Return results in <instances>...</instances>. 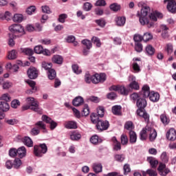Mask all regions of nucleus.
Masks as SVG:
<instances>
[{
	"label": "nucleus",
	"instance_id": "f257e3e1",
	"mask_svg": "<svg viewBox=\"0 0 176 176\" xmlns=\"http://www.w3.org/2000/svg\"><path fill=\"white\" fill-rule=\"evenodd\" d=\"M26 102L28 104L23 107V111H27V109H31L34 112H36V113L42 115V109L39 107V102L35 100V98L32 97H28L26 98Z\"/></svg>",
	"mask_w": 176,
	"mask_h": 176
},
{
	"label": "nucleus",
	"instance_id": "f03ea898",
	"mask_svg": "<svg viewBox=\"0 0 176 176\" xmlns=\"http://www.w3.org/2000/svg\"><path fill=\"white\" fill-rule=\"evenodd\" d=\"M151 12V8L148 6L142 7L140 16V23L142 25H147L148 28H151L155 25L153 21H151L148 18V13Z\"/></svg>",
	"mask_w": 176,
	"mask_h": 176
},
{
	"label": "nucleus",
	"instance_id": "7ed1b4c3",
	"mask_svg": "<svg viewBox=\"0 0 176 176\" xmlns=\"http://www.w3.org/2000/svg\"><path fill=\"white\" fill-rule=\"evenodd\" d=\"M143 90H144V94L146 93L148 95L144 96V98H146L147 97L149 98V100L152 101L153 102H157L159 100H160V94L157 92H155V91H150V88L149 86L148 85H144L143 86Z\"/></svg>",
	"mask_w": 176,
	"mask_h": 176
},
{
	"label": "nucleus",
	"instance_id": "20e7f679",
	"mask_svg": "<svg viewBox=\"0 0 176 176\" xmlns=\"http://www.w3.org/2000/svg\"><path fill=\"white\" fill-rule=\"evenodd\" d=\"M46 152H47V146L45 143L34 146V154L36 157H42Z\"/></svg>",
	"mask_w": 176,
	"mask_h": 176
},
{
	"label": "nucleus",
	"instance_id": "39448f33",
	"mask_svg": "<svg viewBox=\"0 0 176 176\" xmlns=\"http://www.w3.org/2000/svg\"><path fill=\"white\" fill-rule=\"evenodd\" d=\"M9 30L12 34H21V35L25 34L24 28L20 24H14L9 27Z\"/></svg>",
	"mask_w": 176,
	"mask_h": 176
},
{
	"label": "nucleus",
	"instance_id": "423d86ee",
	"mask_svg": "<svg viewBox=\"0 0 176 176\" xmlns=\"http://www.w3.org/2000/svg\"><path fill=\"white\" fill-rule=\"evenodd\" d=\"M93 83L97 85L98 83H104L107 80V74L105 73L96 74L93 75Z\"/></svg>",
	"mask_w": 176,
	"mask_h": 176
},
{
	"label": "nucleus",
	"instance_id": "0eeeda50",
	"mask_svg": "<svg viewBox=\"0 0 176 176\" xmlns=\"http://www.w3.org/2000/svg\"><path fill=\"white\" fill-rule=\"evenodd\" d=\"M148 95V91L145 93V89H144V87L142 88V91L138 93H133L130 96L131 100L133 101H138L140 98H145L146 96Z\"/></svg>",
	"mask_w": 176,
	"mask_h": 176
},
{
	"label": "nucleus",
	"instance_id": "6e6552de",
	"mask_svg": "<svg viewBox=\"0 0 176 176\" xmlns=\"http://www.w3.org/2000/svg\"><path fill=\"white\" fill-rule=\"evenodd\" d=\"M96 129L98 131H104L109 129V122L100 120L96 124Z\"/></svg>",
	"mask_w": 176,
	"mask_h": 176
},
{
	"label": "nucleus",
	"instance_id": "1a4fd4ad",
	"mask_svg": "<svg viewBox=\"0 0 176 176\" xmlns=\"http://www.w3.org/2000/svg\"><path fill=\"white\" fill-rule=\"evenodd\" d=\"M146 130H147L148 134H149L148 135L149 141H151V142H153V141L156 140V137H157V132L156 131V129L151 126H146Z\"/></svg>",
	"mask_w": 176,
	"mask_h": 176
},
{
	"label": "nucleus",
	"instance_id": "9d476101",
	"mask_svg": "<svg viewBox=\"0 0 176 176\" xmlns=\"http://www.w3.org/2000/svg\"><path fill=\"white\" fill-rule=\"evenodd\" d=\"M41 119L43 122H45V123L50 124L51 130H54L57 127V122L52 120L49 116L43 115L42 116Z\"/></svg>",
	"mask_w": 176,
	"mask_h": 176
},
{
	"label": "nucleus",
	"instance_id": "9b49d317",
	"mask_svg": "<svg viewBox=\"0 0 176 176\" xmlns=\"http://www.w3.org/2000/svg\"><path fill=\"white\" fill-rule=\"evenodd\" d=\"M81 43L82 45H84V46L86 47L83 48L82 54L84 56H87V54L90 53L89 49H91L92 47L91 41L87 39H84L81 41Z\"/></svg>",
	"mask_w": 176,
	"mask_h": 176
},
{
	"label": "nucleus",
	"instance_id": "f8f14e48",
	"mask_svg": "<svg viewBox=\"0 0 176 176\" xmlns=\"http://www.w3.org/2000/svg\"><path fill=\"white\" fill-rule=\"evenodd\" d=\"M164 3L168 2L166 8L170 13H176V2L175 0H164Z\"/></svg>",
	"mask_w": 176,
	"mask_h": 176
},
{
	"label": "nucleus",
	"instance_id": "ddd939ff",
	"mask_svg": "<svg viewBox=\"0 0 176 176\" xmlns=\"http://www.w3.org/2000/svg\"><path fill=\"white\" fill-rule=\"evenodd\" d=\"M137 115L143 118L146 123H149V114L145 111L144 109H138L137 110Z\"/></svg>",
	"mask_w": 176,
	"mask_h": 176
},
{
	"label": "nucleus",
	"instance_id": "4468645a",
	"mask_svg": "<svg viewBox=\"0 0 176 176\" xmlns=\"http://www.w3.org/2000/svg\"><path fill=\"white\" fill-rule=\"evenodd\" d=\"M157 170L160 175L161 176H166L168 173H170V169L166 168V164L163 163L160 164Z\"/></svg>",
	"mask_w": 176,
	"mask_h": 176
},
{
	"label": "nucleus",
	"instance_id": "2eb2a0df",
	"mask_svg": "<svg viewBox=\"0 0 176 176\" xmlns=\"http://www.w3.org/2000/svg\"><path fill=\"white\" fill-rule=\"evenodd\" d=\"M28 76L30 79H36L38 78V70L35 67H30L28 70Z\"/></svg>",
	"mask_w": 176,
	"mask_h": 176
},
{
	"label": "nucleus",
	"instance_id": "dca6fc26",
	"mask_svg": "<svg viewBox=\"0 0 176 176\" xmlns=\"http://www.w3.org/2000/svg\"><path fill=\"white\" fill-rule=\"evenodd\" d=\"M166 138L169 141H175L176 140V131L175 129L171 128L166 133Z\"/></svg>",
	"mask_w": 176,
	"mask_h": 176
},
{
	"label": "nucleus",
	"instance_id": "f3484780",
	"mask_svg": "<svg viewBox=\"0 0 176 176\" xmlns=\"http://www.w3.org/2000/svg\"><path fill=\"white\" fill-rule=\"evenodd\" d=\"M146 98H140L138 100L136 105L139 109H145L146 107L147 103Z\"/></svg>",
	"mask_w": 176,
	"mask_h": 176
},
{
	"label": "nucleus",
	"instance_id": "a211bd4d",
	"mask_svg": "<svg viewBox=\"0 0 176 176\" xmlns=\"http://www.w3.org/2000/svg\"><path fill=\"white\" fill-rule=\"evenodd\" d=\"M34 127H36L37 130H39V131H41V130H43V133H47V130L46 129V124H45L43 121L37 122L34 124Z\"/></svg>",
	"mask_w": 176,
	"mask_h": 176
},
{
	"label": "nucleus",
	"instance_id": "6ab92c4d",
	"mask_svg": "<svg viewBox=\"0 0 176 176\" xmlns=\"http://www.w3.org/2000/svg\"><path fill=\"white\" fill-rule=\"evenodd\" d=\"M111 141L113 142V146L114 151H120L122 149V143L116 139V137H113L111 138Z\"/></svg>",
	"mask_w": 176,
	"mask_h": 176
},
{
	"label": "nucleus",
	"instance_id": "aec40b11",
	"mask_svg": "<svg viewBox=\"0 0 176 176\" xmlns=\"http://www.w3.org/2000/svg\"><path fill=\"white\" fill-rule=\"evenodd\" d=\"M111 112L116 116H122V106L120 105H115L111 108Z\"/></svg>",
	"mask_w": 176,
	"mask_h": 176
},
{
	"label": "nucleus",
	"instance_id": "412c9836",
	"mask_svg": "<svg viewBox=\"0 0 176 176\" xmlns=\"http://www.w3.org/2000/svg\"><path fill=\"white\" fill-rule=\"evenodd\" d=\"M21 141L24 145H26V146H28L29 148L34 146V142H32V140L28 136L23 137L21 139Z\"/></svg>",
	"mask_w": 176,
	"mask_h": 176
},
{
	"label": "nucleus",
	"instance_id": "4be33fe9",
	"mask_svg": "<svg viewBox=\"0 0 176 176\" xmlns=\"http://www.w3.org/2000/svg\"><path fill=\"white\" fill-rule=\"evenodd\" d=\"M157 17L160 18V19H162V17H163V14L162 13H160L158 12H155L154 13H151L150 15H149V19L148 20L150 21H157ZM152 20V21H151Z\"/></svg>",
	"mask_w": 176,
	"mask_h": 176
},
{
	"label": "nucleus",
	"instance_id": "5701e85b",
	"mask_svg": "<svg viewBox=\"0 0 176 176\" xmlns=\"http://www.w3.org/2000/svg\"><path fill=\"white\" fill-rule=\"evenodd\" d=\"M10 109V105H9V102L6 101H1L0 102V110L2 112H8Z\"/></svg>",
	"mask_w": 176,
	"mask_h": 176
},
{
	"label": "nucleus",
	"instance_id": "b1692460",
	"mask_svg": "<svg viewBox=\"0 0 176 176\" xmlns=\"http://www.w3.org/2000/svg\"><path fill=\"white\" fill-rule=\"evenodd\" d=\"M147 162L151 164L152 168H156L157 164H159V161L153 157H148L147 158Z\"/></svg>",
	"mask_w": 176,
	"mask_h": 176
},
{
	"label": "nucleus",
	"instance_id": "393cba45",
	"mask_svg": "<svg viewBox=\"0 0 176 176\" xmlns=\"http://www.w3.org/2000/svg\"><path fill=\"white\" fill-rule=\"evenodd\" d=\"M129 142L131 144H135L137 142V133L134 131H130L129 133Z\"/></svg>",
	"mask_w": 176,
	"mask_h": 176
},
{
	"label": "nucleus",
	"instance_id": "a878e982",
	"mask_svg": "<svg viewBox=\"0 0 176 176\" xmlns=\"http://www.w3.org/2000/svg\"><path fill=\"white\" fill-rule=\"evenodd\" d=\"M84 101L85 100L82 96H77L73 100L72 104L74 107H79L83 104Z\"/></svg>",
	"mask_w": 176,
	"mask_h": 176
},
{
	"label": "nucleus",
	"instance_id": "bb28decb",
	"mask_svg": "<svg viewBox=\"0 0 176 176\" xmlns=\"http://www.w3.org/2000/svg\"><path fill=\"white\" fill-rule=\"evenodd\" d=\"M17 153L19 157L23 159V157H25L27 155V150L25 149V146H21L17 149Z\"/></svg>",
	"mask_w": 176,
	"mask_h": 176
},
{
	"label": "nucleus",
	"instance_id": "cd10ccee",
	"mask_svg": "<svg viewBox=\"0 0 176 176\" xmlns=\"http://www.w3.org/2000/svg\"><path fill=\"white\" fill-rule=\"evenodd\" d=\"M116 22L118 27H123L126 24V17L124 16H118L116 19Z\"/></svg>",
	"mask_w": 176,
	"mask_h": 176
},
{
	"label": "nucleus",
	"instance_id": "c85d7f7f",
	"mask_svg": "<svg viewBox=\"0 0 176 176\" xmlns=\"http://www.w3.org/2000/svg\"><path fill=\"white\" fill-rule=\"evenodd\" d=\"M63 58L60 55H54L52 57V63L54 64H58L59 65H61L63 64Z\"/></svg>",
	"mask_w": 176,
	"mask_h": 176
},
{
	"label": "nucleus",
	"instance_id": "c756f323",
	"mask_svg": "<svg viewBox=\"0 0 176 176\" xmlns=\"http://www.w3.org/2000/svg\"><path fill=\"white\" fill-rule=\"evenodd\" d=\"M129 89L125 88L123 85H119L118 93L121 94L122 96H129Z\"/></svg>",
	"mask_w": 176,
	"mask_h": 176
},
{
	"label": "nucleus",
	"instance_id": "7c9ffc66",
	"mask_svg": "<svg viewBox=\"0 0 176 176\" xmlns=\"http://www.w3.org/2000/svg\"><path fill=\"white\" fill-rule=\"evenodd\" d=\"M92 168L96 174L98 173H101L102 171V165L100 163L94 164L92 166Z\"/></svg>",
	"mask_w": 176,
	"mask_h": 176
},
{
	"label": "nucleus",
	"instance_id": "2f4dec72",
	"mask_svg": "<svg viewBox=\"0 0 176 176\" xmlns=\"http://www.w3.org/2000/svg\"><path fill=\"white\" fill-rule=\"evenodd\" d=\"M146 134H148V130H146V126L140 133V139L141 140V141H145L146 138H148V135Z\"/></svg>",
	"mask_w": 176,
	"mask_h": 176
},
{
	"label": "nucleus",
	"instance_id": "473e14b6",
	"mask_svg": "<svg viewBox=\"0 0 176 176\" xmlns=\"http://www.w3.org/2000/svg\"><path fill=\"white\" fill-rule=\"evenodd\" d=\"M82 138V135L78 132H72L70 135V139L72 141H79Z\"/></svg>",
	"mask_w": 176,
	"mask_h": 176
},
{
	"label": "nucleus",
	"instance_id": "72a5a7b5",
	"mask_svg": "<svg viewBox=\"0 0 176 176\" xmlns=\"http://www.w3.org/2000/svg\"><path fill=\"white\" fill-rule=\"evenodd\" d=\"M90 142L91 144H94V145H97V144H101V142H102V140L100 139L98 135H95L90 138Z\"/></svg>",
	"mask_w": 176,
	"mask_h": 176
},
{
	"label": "nucleus",
	"instance_id": "f704fd0d",
	"mask_svg": "<svg viewBox=\"0 0 176 176\" xmlns=\"http://www.w3.org/2000/svg\"><path fill=\"white\" fill-rule=\"evenodd\" d=\"M47 74L48 78L50 79V80H53V79H55L57 75V74L56 73V70H54V69H50Z\"/></svg>",
	"mask_w": 176,
	"mask_h": 176
},
{
	"label": "nucleus",
	"instance_id": "c9c22d12",
	"mask_svg": "<svg viewBox=\"0 0 176 176\" xmlns=\"http://www.w3.org/2000/svg\"><path fill=\"white\" fill-rule=\"evenodd\" d=\"M160 120L162 123H163V124H164L165 126L170 123V118L167 117V115H166V113L161 114Z\"/></svg>",
	"mask_w": 176,
	"mask_h": 176
},
{
	"label": "nucleus",
	"instance_id": "e433bc0d",
	"mask_svg": "<svg viewBox=\"0 0 176 176\" xmlns=\"http://www.w3.org/2000/svg\"><path fill=\"white\" fill-rule=\"evenodd\" d=\"M65 126L66 129H78V124L75 121H69Z\"/></svg>",
	"mask_w": 176,
	"mask_h": 176
},
{
	"label": "nucleus",
	"instance_id": "4c0bfd02",
	"mask_svg": "<svg viewBox=\"0 0 176 176\" xmlns=\"http://www.w3.org/2000/svg\"><path fill=\"white\" fill-rule=\"evenodd\" d=\"M146 52L148 56H153L155 54V48L152 45H148L146 47Z\"/></svg>",
	"mask_w": 176,
	"mask_h": 176
},
{
	"label": "nucleus",
	"instance_id": "58836bf2",
	"mask_svg": "<svg viewBox=\"0 0 176 176\" xmlns=\"http://www.w3.org/2000/svg\"><path fill=\"white\" fill-rule=\"evenodd\" d=\"M125 130H129V131H133V129H134V124L131 121H127L124 124Z\"/></svg>",
	"mask_w": 176,
	"mask_h": 176
},
{
	"label": "nucleus",
	"instance_id": "ea45409f",
	"mask_svg": "<svg viewBox=\"0 0 176 176\" xmlns=\"http://www.w3.org/2000/svg\"><path fill=\"white\" fill-rule=\"evenodd\" d=\"M90 114V110L89 109V105L85 104L81 112L82 116H89Z\"/></svg>",
	"mask_w": 176,
	"mask_h": 176
},
{
	"label": "nucleus",
	"instance_id": "a19ab883",
	"mask_svg": "<svg viewBox=\"0 0 176 176\" xmlns=\"http://www.w3.org/2000/svg\"><path fill=\"white\" fill-rule=\"evenodd\" d=\"M13 21L15 23H21L23 21V14H16L12 18Z\"/></svg>",
	"mask_w": 176,
	"mask_h": 176
},
{
	"label": "nucleus",
	"instance_id": "79ce46f5",
	"mask_svg": "<svg viewBox=\"0 0 176 176\" xmlns=\"http://www.w3.org/2000/svg\"><path fill=\"white\" fill-rule=\"evenodd\" d=\"M129 87H130V89H132L133 90H140V85L138 84V82H137V81H133V82H131L129 85Z\"/></svg>",
	"mask_w": 176,
	"mask_h": 176
},
{
	"label": "nucleus",
	"instance_id": "37998d69",
	"mask_svg": "<svg viewBox=\"0 0 176 176\" xmlns=\"http://www.w3.org/2000/svg\"><path fill=\"white\" fill-rule=\"evenodd\" d=\"M104 112H105V109H104V107L99 106L97 109V115L99 118H104Z\"/></svg>",
	"mask_w": 176,
	"mask_h": 176
},
{
	"label": "nucleus",
	"instance_id": "c03bdc74",
	"mask_svg": "<svg viewBox=\"0 0 176 176\" xmlns=\"http://www.w3.org/2000/svg\"><path fill=\"white\" fill-rule=\"evenodd\" d=\"M110 9L113 12H119L120 10V5L118 4V3H113L110 5Z\"/></svg>",
	"mask_w": 176,
	"mask_h": 176
},
{
	"label": "nucleus",
	"instance_id": "a18cd8bd",
	"mask_svg": "<svg viewBox=\"0 0 176 176\" xmlns=\"http://www.w3.org/2000/svg\"><path fill=\"white\" fill-rule=\"evenodd\" d=\"M26 83H28V85H29V86L31 87L32 90H34V91H37L38 88L36 87V83L35 82V81L28 80L26 81Z\"/></svg>",
	"mask_w": 176,
	"mask_h": 176
},
{
	"label": "nucleus",
	"instance_id": "49530a36",
	"mask_svg": "<svg viewBox=\"0 0 176 176\" xmlns=\"http://www.w3.org/2000/svg\"><path fill=\"white\" fill-rule=\"evenodd\" d=\"M142 37H143L144 42H148V41H151V39L153 38V36L152 35V34L149 32H146L144 34Z\"/></svg>",
	"mask_w": 176,
	"mask_h": 176
},
{
	"label": "nucleus",
	"instance_id": "de8ad7c7",
	"mask_svg": "<svg viewBox=\"0 0 176 176\" xmlns=\"http://www.w3.org/2000/svg\"><path fill=\"white\" fill-rule=\"evenodd\" d=\"M85 82L86 83H93V75L91 76L89 72H87L85 75Z\"/></svg>",
	"mask_w": 176,
	"mask_h": 176
},
{
	"label": "nucleus",
	"instance_id": "09e8293b",
	"mask_svg": "<svg viewBox=\"0 0 176 176\" xmlns=\"http://www.w3.org/2000/svg\"><path fill=\"white\" fill-rule=\"evenodd\" d=\"M8 58L9 60H14L17 58V52L16 50H12L8 53Z\"/></svg>",
	"mask_w": 176,
	"mask_h": 176
},
{
	"label": "nucleus",
	"instance_id": "8fccbe9b",
	"mask_svg": "<svg viewBox=\"0 0 176 176\" xmlns=\"http://www.w3.org/2000/svg\"><path fill=\"white\" fill-rule=\"evenodd\" d=\"M100 117H98V116L96 113H93L91 116V120L92 122V123L97 124V123H98V122H100L101 120H100L99 118Z\"/></svg>",
	"mask_w": 176,
	"mask_h": 176
},
{
	"label": "nucleus",
	"instance_id": "3c124183",
	"mask_svg": "<svg viewBox=\"0 0 176 176\" xmlns=\"http://www.w3.org/2000/svg\"><path fill=\"white\" fill-rule=\"evenodd\" d=\"M123 170H124V175H129V173H131V168L130 167V164H125L124 165Z\"/></svg>",
	"mask_w": 176,
	"mask_h": 176
},
{
	"label": "nucleus",
	"instance_id": "603ef678",
	"mask_svg": "<svg viewBox=\"0 0 176 176\" xmlns=\"http://www.w3.org/2000/svg\"><path fill=\"white\" fill-rule=\"evenodd\" d=\"M22 53H24L26 56H31L34 54V50L30 48H24L22 50Z\"/></svg>",
	"mask_w": 176,
	"mask_h": 176
},
{
	"label": "nucleus",
	"instance_id": "864d4df0",
	"mask_svg": "<svg viewBox=\"0 0 176 176\" xmlns=\"http://www.w3.org/2000/svg\"><path fill=\"white\" fill-rule=\"evenodd\" d=\"M161 29L162 31V36L164 38H167V31H168V28L166 25H162L161 26Z\"/></svg>",
	"mask_w": 176,
	"mask_h": 176
},
{
	"label": "nucleus",
	"instance_id": "5fc2aeb1",
	"mask_svg": "<svg viewBox=\"0 0 176 176\" xmlns=\"http://www.w3.org/2000/svg\"><path fill=\"white\" fill-rule=\"evenodd\" d=\"M120 140L122 145H127V144H129V138L126 135L122 134Z\"/></svg>",
	"mask_w": 176,
	"mask_h": 176
},
{
	"label": "nucleus",
	"instance_id": "6e6d98bb",
	"mask_svg": "<svg viewBox=\"0 0 176 176\" xmlns=\"http://www.w3.org/2000/svg\"><path fill=\"white\" fill-rule=\"evenodd\" d=\"M72 68L73 72H74V74H76L77 75H79V74H82V70L80 69H79V65H72Z\"/></svg>",
	"mask_w": 176,
	"mask_h": 176
},
{
	"label": "nucleus",
	"instance_id": "4d7b16f0",
	"mask_svg": "<svg viewBox=\"0 0 176 176\" xmlns=\"http://www.w3.org/2000/svg\"><path fill=\"white\" fill-rule=\"evenodd\" d=\"M21 166V160L19 158H15L14 161L13 167L14 168H20V166Z\"/></svg>",
	"mask_w": 176,
	"mask_h": 176
},
{
	"label": "nucleus",
	"instance_id": "13d9d810",
	"mask_svg": "<svg viewBox=\"0 0 176 176\" xmlns=\"http://www.w3.org/2000/svg\"><path fill=\"white\" fill-rule=\"evenodd\" d=\"M93 43L96 45L97 47H101V41L98 38V37L94 36L91 38Z\"/></svg>",
	"mask_w": 176,
	"mask_h": 176
},
{
	"label": "nucleus",
	"instance_id": "bf43d9fd",
	"mask_svg": "<svg viewBox=\"0 0 176 176\" xmlns=\"http://www.w3.org/2000/svg\"><path fill=\"white\" fill-rule=\"evenodd\" d=\"M42 68H44L45 71H49L50 69H52V63H47L46 62L42 63Z\"/></svg>",
	"mask_w": 176,
	"mask_h": 176
},
{
	"label": "nucleus",
	"instance_id": "052dcab7",
	"mask_svg": "<svg viewBox=\"0 0 176 176\" xmlns=\"http://www.w3.org/2000/svg\"><path fill=\"white\" fill-rule=\"evenodd\" d=\"M114 159L116 162H123V160H124V155L121 154V155H119V154H116L115 156H114Z\"/></svg>",
	"mask_w": 176,
	"mask_h": 176
},
{
	"label": "nucleus",
	"instance_id": "680f3d73",
	"mask_svg": "<svg viewBox=\"0 0 176 176\" xmlns=\"http://www.w3.org/2000/svg\"><path fill=\"white\" fill-rule=\"evenodd\" d=\"M135 50L138 52V53H141V52H142V44L141 43H135Z\"/></svg>",
	"mask_w": 176,
	"mask_h": 176
},
{
	"label": "nucleus",
	"instance_id": "e2e57ef3",
	"mask_svg": "<svg viewBox=\"0 0 176 176\" xmlns=\"http://www.w3.org/2000/svg\"><path fill=\"white\" fill-rule=\"evenodd\" d=\"M40 133L41 131H39V129H37L36 126H34L30 131V135L34 136L38 135Z\"/></svg>",
	"mask_w": 176,
	"mask_h": 176
},
{
	"label": "nucleus",
	"instance_id": "0e129e2a",
	"mask_svg": "<svg viewBox=\"0 0 176 176\" xmlns=\"http://www.w3.org/2000/svg\"><path fill=\"white\" fill-rule=\"evenodd\" d=\"M107 97L108 100H116L118 95H116V93L115 92H110L107 94Z\"/></svg>",
	"mask_w": 176,
	"mask_h": 176
},
{
	"label": "nucleus",
	"instance_id": "69168bd1",
	"mask_svg": "<svg viewBox=\"0 0 176 176\" xmlns=\"http://www.w3.org/2000/svg\"><path fill=\"white\" fill-rule=\"evenodd\" d=\"M34 52L36 53V54H42V52H43V47L42 45L36 46L34 47Z\"/></svg>",
	"mask_w": 176,
	"mask_h": 176
},
{
	"label": "nucleus",
	"instance_id": "338daca9",
	"mask_svg": "<svg viewBox=\"0 0 176 176\" xmlns=\"http://www.w3.org/2000/svg\"><path fill=\"white\" fill-rule=\"evenodd\" d=\"M1 101H6V102H10V96L8 94H4L1 96Z\"/></svg>",
	"mask_w": 176,
	"mask_h": 176
},
{
	"label": "nucleus",
	"instance_id": "774afa93",
	"mask_svg": "<svg viewBox=\"0 0 176 176\" xmlns=\"http://www.w3.org/2000/svg\"><path fill=\"white\" fill-rule=\"evenodd\" d=\"M11 107L12 108H17L18 107H20V101L19 100H14L11 102Z\"/></svg>",
	"mask_w": 176,
	"mask_h": 176
}]
</instances>
